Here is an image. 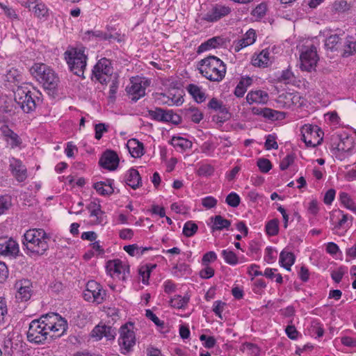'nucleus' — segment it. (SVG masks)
I'll list each match as a JSON object with an SVG mask.
<instances>
[{
    "label": "nucleus",
    "instance_id": "1",
    "mask_svg": "<svg viewBox=\"0 0 356 356\" xmlns=\"http://www.w3.org/2000/svg\"><path fill=\"white\" fill-rule=\"evenodd\" d=\"M67 329V321L59 314L51 313L33 320L29 326L26 334L29 342L43 344L47 340L63 335Z\"/></svg>",
    "mask_w": 356,
    "mask_h": 356
},
{
    "label": "nucleus",
    "instance_id": "2",
    "mask_svg": "<svg viewBox=\"0 0 356 356\" xmlns=\"http://www.w3.org/2000/svg\"><path fill=\"white\" fill-rule=\"evenodd\" d=\"M51 236L43 229H30L24 236L22 244L29 256H42L49 249Z\"/></svg>",
    "mask_w": 356,
    "mask_h": 356
},
{
    "label": "nucleus",
    "instance_id": "3",
    "mask_svg": "<svg viewBox=\"0 0 356 356\" xmlns=\"http://www.w3.org/2000/svg\"><path fill=\"white\" fill-rule=\"evenodd\" d=\"M200 73L207 79L220 82L225 76L227 67L224 62L215 56H209L198 63Z\"/></svg>",
    "mask_w": 356,
    "mask_h": 356
},
{
    "label": "nucleus",
    "instance_id": "4",
    "mask_svg": "<svg viewBox=\"0 0 356 356\" xmlns=\"http://www.w3.org/2000/svg\"><path fill=\"white\" fill-rule=\"evenodd\" d=\"M30 71L44 89L53 90L56 88L59 79L50 67L43 63H36L31 67Z\"/></svg>",
    "mask_w": 356,
    "mask_h": 356
},
{
    "label": "nucleus",
    "instance_id": "5",
    "mask_svg": "<svg viewBox=\"0 0 356 356\" xmlns=\"http://www.w3.org/2000/svg\"><path fill=\"white\" fill-rule=\"evenodd\" d=\"M85 50L84 47L71 48L64 53L65 59L70 70L79 76H83L84 70L86 68L88 57Z\"/></svg>",
    "mask_w": 356,
    "mask_h": 356
},
{
    "label": "nucleus",
    "instance_id": "6",
    "mask_svg": "<svg viewBox=\"0 0 356 356\" xmlns=\"http://www.w3.org/2000/svg\"><path fill=\"white\" fill-rule=\"evenodd\" d=\"M15 101L24 113H29L36 108L33 93L27 88L19 86L15 92Z\"/></svg>",
    "mask_w": 356,
    "mask_h": 356
},
{
    "label": "nucleus",
    "instance_id": "7",
    "mask_svg": "<svg viewBox=\"0 0 356 356\" xmlns=\"http://www.w3.org/2000/svg\"><path fill=\"white\" fill-rule=\"evenodd\" d=\"M118 343L122 354L129 352L135 346L136 336L132 323H126L120 327Z\"/></svg>",
    "mask_w": 356,
    "mask_h": 356
},
{
    "label": "nucleus",
    "instance_id": "8",
    "mask_svg": "<svg viewBox=\"0 0 356 356\" xmlns=\"http://www.w3.org/2000/svg\"><path fill=\"white\" fill-rule=\"evenodd\" d=\"M150 81L144 77L135 76L130 79V86L127 87V92L134 102L145 95L146 88Z\"/></svg>",
    "mask_w": 356,
    "mask_h": 356
},
{
    "label": "nucleus",
    "instance_id": "9",
    "mask_svg": "<svg viewBox=\"0 0 356 356\" xmlns=\"http://www.w3.org/2000/svg\"><path fill=\"white\" fill-rule=\"evenodd\" d=\"M300 60V68L302 70L307 72L314 70L318 60L316 47L313 44L302 47Z\"/></svg>",
    "mask_w": 356,
    "mask_h": 356
},
{
    "label": "nucleus",
    "instance_id": "10",
    "mask_svg": "<svg viewBox=\"0 0 356 356\" xmlns=\"http://www.w3.org/2000/svg\"><path fill=\"white\" fill-rule=\"evenodd\" d=\"M302 139L308 147H316L323 140V132L317 125L305 124L301 128Z\"/></svg>",
    "mask_w": 356,
    "mask_h": 356
},
{
    "label": "nucleus",
    "instance_id": "11",
    "mask_svg": "<svg viewBox=\"0 0 356 356\" xmlns=\"http://www.w3.org/2000/svg\"><path fill=\"white\" fill-rule=\"evenodd\" d=\"M113 74V66L111 61L106 58L99 59L94 66L92 75L99 83L104 84L106 83L107 79Z\"/></svg>",
    "mask_w": 356,
    "mask_h": 356
},
{
    "label": "nucleus",
    "instance_id": "12",
    "mask_svg": "<svg viewBox=\"0 0 356 356\" xmlns=\"http://www.w3.org/2000/svg\"><path fill=\"white\" fill-rule=\"evenodd\" d=\"M106 291L99 283L94 280L88 282L83 292V298L86 300L100 304L104 301Z\"/></svg>",
    "mask_w": 356,
    "mask_h": 356
},
{
    "label": "nucleus",
    "instance_id": "13",
    "mask_svg": "<svg viewBox=\"0 0 356 356\" xmlns=\"http://www.w3.org/2000/svg\"><path fill=\"white\" fill-rule=\"evenodd\" d=\"M111 277L125 281L129 275V266L119 259L109 261L106 266Z\"/></svg>",
    "mask_w": 356,
    "mask_h": 356
},
{
    "label": "nucleus",
    "instance_id": "14",
    "mask_svg": "<svg viewBox=\"0 0 356 356\" xmlns=\"http://www.w3.org/2000/svg\"><path fill=\"white\" fill-rule=\"evenodd\" d=\"M231 12L230 7L216 3L202 17V20L209 23L216 22L229 15Z\"/></svg>",
    "mask_w": 356,
    "mask_h": 356
},
{
    "label": "nucleus",
    "instance_id": "15",
    "mask_svg": "<svg viewBox=\"0 0 356 356\" xmlns=\"http://www.w3.org/2000/svg\"><path fill=\"white\" fill-rule=\"evenodd\" d=\"M15 288L17 291L15 298L18 301L26 302L31 299L33 293L31 280L28 279L18 280L15 284Z\"/></svg>",
    "mask_w": 356,
    "mask_h": 356
},
{
    "label": "nucleus",
    "instance_id": "16",
    "mask_svg": "<svg viewBox=\"0 0 356 356\" xmlns=\"http://www.w3.org/2000/svg\"><path fill=\"white\" fill-rule=\"evenodd\" d=\"M9 170L19 182L24 181L28 177L26 167L18 159L12 157L9 159Z\"/></svg>",
    "mask_w": 356,
    "mask_h": 356
},
{
    "label": "nucleus",
    "instance_id": "17",
    "mask_svg": "<svg viewBox=\"0 0 356 356\" xmlns=\"http://www.w3.org/2000/svg\"><path fill=\"white\" fill-rule=\"evenodd\" d=\"M279 102H283L286 108H291L293 106L302 107L306 104V99L297 92L282 94L279 97Z\"/></svg>",
    "mask_w": 356,
    "mask_h": 356
},
{
    "label": "nucleus",
    "instance_id": "18",
    "mask_svg": "<svg viewBox=\"0 0 356 356\" xmlns=\"http://www.w3.org/2000/svg\"><path fill=\"white\" fill-rule=\"evenodd\" d=\"M99 165L108 170H114L119 164L118 154L112 150H106L99 159Z\"/></svg>",
    "mask_w": 356,
    "mask_h": 356
},
{
    "label": "nucleus",
    "instance_id": "19",
    "mask_svg": "<svg viewBox=\"0 0 356 356\" xmlns=\"http://www.w3.org/2000/svg\"><path fill=\"white\" fill-rule=\"evenodd\" d=\"M159 99L164 104L170 106L181 105L184 102L181 92L175 89L169 90L167 93H161Z\"/></svg>",
    "mask_w": 356,
    "mask_h": 356
},
{
    "label": "nucleus",
    "instance_id": "20",
    "mask_svg": "<svg viewBox=\"0 0 356 356\" xmlns=\"http://www.w3.org/2000/svg\"><path fill=\"white\" fill-rule=\"evenodd\" d=\"M268 94L261 90H251L246 95V101L249 104L254 103L265 104L268 102Z\"/></svg>",
    "mask_w": 356,
    "mask_h": 356
},
{
    "label": "nucleus",
    "instance_id": "21",
    "mask_svg": "<svg viewBox=\"0 0 356 356\" xmlns=\"http://www.w3.org/2000/svg\"><path fill=\"white\" fill-rule=\"evenodd\" d=\"M256 40V33L252 29H249L243 38L238 40L234 43V51L238 52L243 48L252 44Z\"/></svg>",
    "mask_w": 356,
    "mask_h": 356
},
{
    "label": "nucleus",
    "instance_id": "22",
    "mask_svg": "<svg viewBox=\"0 0 356 356\" xmlns=\"http://www.w3.org/2000/svg\"><path fill=\"white\" fill-rule=\"evenodd\" d=\"M88 209L90 210V216L95 218L93 223L99 225L106 222V216L104 212L102 211L100 204L91 202Z\"/></svg>",
    "mask_w": 356,
    "mask_h": 356
},
{
    "label": "nucleus",
    "instance_id": "23",
    "mask_svg": "<svg viewBox=\"0 0 356 356\" xmlns=\"http://www.w3.org/2000/svg\"><path fill=\"white\" fill-rule=\"evenodd\" d=\"M127 147L134 158H140L144 154L143 144L136 138L129 140Z\"/></svg>",
    "mask_w": 356,
    "mask_h": 356
},
{
    "label": "nucleus",
    "instance_id": "24",
    "mask_svg": "<svg viewBox=\"0 0 356 356\" xmlns=\"http://www.w3.org/2000/svg\"><path fill=\"white\" fill-rule=\"evenodd\" d=\"M19 252V246L17 243L12 238L0 243V254L13 255L17 254Z\"/></svg>",
    "mask_w": 356,
    "mask_h": 356
},
{
    "label": "nucleus",
    "instance_id": "25",
    "mask_svg": "<svg viewBox=\"0 0 356 356\" xmlns=\"http://www.w3.org/2000/svg\"><path fill=\"white\" fill-rule=\"evenodd\" d=\"M124 181L128 186L136 189L141 184V177L137 170L131 168L127 172Z\"/></svg>",
    "mask_w": 356,
    "mask_h": 356
},
{
    "label": "nucleus",
    "instance_id": "26",
    "mask_svg": "<svg viewBox=\"0 0 356 356\" xmlns=\"http://www.w3.org/2000/svg\"><path fill=\"white\" fill-rule=\"evenodd\" d=\"M270 53L267 49H263L259 54L253 56L252 64L254 66L266 67L270 61Z\"/></svg>",
    "mask_w": 356,
    "mask_h": 356
},
{
    "label": "nucleus",
    "instance_id": "27",
    "mask_svg": "<svg viewBox=\"0 0 356 356\" xmlns=\"http://www.w3.org/2000/svg\"><path fill=\"white\" fill-rule=\"evenodd\" d=\"M212 222V232L221 231L224 229H228L231 225V221L224 218L222 216L218 215L211 218Z\"/></svg>",
    "mask_w": 356,
    "mask_h": 356
},
{
    "label": "nucleus",
    "instance_id": "28",
    "mask_svg": "<svg viewBox=\"0 0 356 356\" xmlns=\"http://www.w3.org/2000/svg\"><path fill=\"white\" fill-rule=\"evenodd\" d=\"M3 134L6 138L8 144L12 148L19 147L22 143L21 139L19 138V136L13 131L8 129V127H5L3 129Z\"/></svg>",
    "mask_w": 356,
    "mask_h": 356
},
{
    "label": "nucleus",
    "instance_id": "29",
    "mask_svg": "<svg viewBox=\"0 0 356 356\" xmlns=\"http://www.w3.org/2000/svg\"><path fill=\"white\" fill-rule=\"evenodd\" d=\"M348 217L341 210H335L331 215V220L335 225L336 228L345 227Z\"/></svg>",
    "mask_w": 356,
    "mask_h": 356
},
{
    "label": "nucleus",
    "instance_id": "30",
    "mask_svg": "<svg viewBox=\"0 0 356 356\" xmlns=\"http://www.w3.org/2000/svg\"><path fill=\"white\" fill-rule=\"evenodd\" d=\"M186 89L197 103H202L206 99L205 93L198 86L191 83L187 86Z\"/></svg>",
    "mask_w": 356,
    "mask_h": 356
},
{
    "label": "nucleus",
    "instance_id": "31",
    "mask_svg": "<svg viewBox=\"0 0 356 356\" xmlns=\"http://www.w3.org/2000/svg\"><path fill=\"white\" fill-rule=\"evenodd\" d=\"M280 263L287 270H291V266L294 264L295 256L292 252L282 251L280 254Z\"/></svg>",
    "mask_w": 356,
    "mask_h": 356
},
{
    "label": "nucleus",
    "instance_id": "32",
    "mask_svg": "<svg viewBox=\"0 0 356 356\" xmlns=\"http://www.w3.org/2000/svg\"><path fill=\"white\" fill-rule=\"evenodd\" d=\"M152 247H140L137 244L124 246V250L132 257H140L145 252L152 250Z\"/></svg>",
    "mask_w": 356,
    "mask_h": 356
},
{
    "label": "nucleus",
    "instance_id": "33",
    "mask_svg": "<svg viewBox=\"0 0 356 356\" xmlns=\"http://www.w3.org/2000/svg\"><path fill=\"white\" fill-rule=\"evenodd\" d=\"M220 42H222V39L220 38L213 37L201 44L198 47L197 52L201 53L212 48H216L220 45Z\"/></svg>",
    "mask_w": 356,
    "mask_h": 356
},
{
    "label": "nucleus",
    "instance_id": "34",
    "mask_svg": "<svg viewBox=\"0 0 356 356\" xmlns=\"http://www.w3.org/2000/svg\"><path fill=\"white\" fill-rule=\"evenodd\" d=\"M175 147H179L181 150H186L192 147V142L182 137H173L171 142Z\"/></svg>",
    "mask_w": 356,
    "mask_h": 356
},
{
    "label": "nucleus",
    "instance_id": "35",
    "mask_svg": "<svg viewBox=\"0 0 356 356\" xmlns=\"http://www.w3.org/2000/svg\"><path fill=\"white\" fill-rule=\"evenodd\" d=\"M33 3H29L26 7L30 10L31 9V5ZM32 10L35 15L38 18H42L47 15L48 9L46 6L42 3H37L32 7Z\"/></svg>",
    "mask_w": 356,
    "mask_h": 356
},
{
    "label": "nucleus",
    "instance_id": "36",
    "mask_svg": "<svg viewBox=\"0 0 356 356\" xmlns=\"http://www.w3.org/2000/svg\"><path fill=\"white\" fill-rule=\"evenodd\" d=\"M187 117L194 123H199L203 118V113L195 107H190L186 111Z\"/></svg>",
    "mask_w": 356,
    "mask_h": 356
},
{
    "label": "nucleus",
    "instance_id": "37",
    "mask_svg": "<svg viewBox=\"0 0 356 356\" xmlns=\"http://www.w3.org/2000/svg\"><path fill=\"white\" fill-rule=\"evenodd\" d=\"M340 38L339 35L337 34L331 35L328 38H326L325 46L327 49H330V51L337 50L338 47L339 46Z\"/></svg>",
    "mask_w": 356,
    "mask_h": 356
},
{
    "label": "nucleus",
    "instance_id": "38",
    "mask_svg": "<svg viewBox=\"0 0 356 356\" xmlns=\"http://www.w3.org/2000/svg\"><path fill=\"white\" fill-rule=\"evenodd\" d=\"M266 232L269 236H275L279 232V220L276 218L269 220L266 225Z\"/></svg>",
    "mask_w": 356,
    "mask_h": 356
},
{
    "label": "nucleus",
    "instance_id": "39",
    "mask_svg": "<svg viewBox=\"0 0 356 356\" xmlns=\"http://www.w3.org/2000/svg\"><path fill=\"white\" fill-rule=\"evenodd\" d=\"M189 298L187 296H175L170 300L172 307L177 309L184 308L188 302Z\"/></svg>",
    "mask_w": 356,
    "mask_h": 356
},
{
    "label": "nucleus",
    "instance_id": "40",
    "mask_svg": "<svg viewBox=\"0 0 356 356\" xmlns=\"http://www.w3.org/2000/svg\"><path fill=\"white\" fill-rule=\"evenodd\" d=\"M266 12L267 5L266 3L262 2L252 10L251 15L254 17L257 20H259L266 15Z\"/></svg>",
    "mask_w": 356,
    "mask_h": 356
},
{
    "label": "nucleus",
    "instance_id": "41",
    "mask_svg": "<svg viewBox=\"0 0 356 356\" xmlns=\"http://www.w3.org/2000/svg\"><path fill=\"white\" fill-rule=\"evenodd\" d=\"M341 203L348 209L355 211L356 210L353 200L350 197L348 193H341L339 195Z\"/></svg>",
    "mask_w": 356,
    "mask_h": 356
},
{
    "label": "nucleus",
    "instance_id": "42",
    "mask_svg": "<svg viewBox=\"0 0 356 356\" xmlns=\"http://www.w3.org/2000/svg\"><path fill=\"white\" fill-rule=\"evenodd\" d=\"M221 254L227 264L232 266L238 264V257L233 251L229 250H223Z\"/></svg>",
    "mask_w": 356,
    "mask_h": 356
},
{
    "label": "nucleus",
    "instance_id": "43",
    "mask_svg": "<svg viewBox=\"0 0 356 356\" xmlns=\"http://www.w3.org/2000/svg\"><path fill=\"white\" fill-rule=\"evenodd\" d=\"M208 107L221 113H227V110L223 105L222 102L221 101L218 100L216 98H212L209 101L208 104Z\"/></svg>",
    "mask_w": 356,
    "mask_h": 356
},
{
    "label": "nucleus",
    "instance_id": "44",
    "mask_svg": "<svg viewBox=\"0 0 356 356\" xmlns=\"http://www.w3.org/2000/svg\"><path fill=\"white\" fill-rule=\"evenodd\" d=\"M295 76L291 70H283L281 75L278 77V81L284 84H289L294 81Z\"/></svg>",
    "mask_w": 356,
    "mask_h": 356
},
{
    "label": "nucleus",
    "instance_id": "45",
    "mask_svg": "<svg viewBox=\"0 0 356 356\" xmlns=\"http://www.w3.org/2000/svg\"><path fill=\"white\" fill-rule=\"evenodd\" d=\"M197 225L193 221H188L184 224L183 234L187 237H191L197 231Z\"/></svg>",
    "mask_w": 356,
    "mask_h": 356
},
{
    "label": "nucleus",
    "instance_id": "46",
    "mask_svg": "<svg viewBox=\"0 0 356 356\" xmlns=\"http://www.w3.org/2000/svg\"><path fill=\"white\" fill-rule=\"evenodd\" d=\"M155 267H156L155 265L152 266L151 268H149L147 265H146V266H141L139 268V275L142 277V282L144 284H148L151 270H152V268H154Z\"/></svg>",
    "mask_w": 356,
    "mask_h": 356
},
{
    "label": "nucleus",
    "instance_id": "47",
    "mask_svg": "<svg viewBox=\"0 0 356 356\" xmlns=\"http://www.w3.org/2000/svg\"><path fill=\"white\" fill-rule=\"evenodd\" d=\"M88 35V39L90 40L92 38H97L102 40H107L112 38V35L107 34L101 31H88L85 33Z\"/></svg>",
    "mask_w": 356,
    "mask_h": 356
},
{
    "label": "nucleus",
    "instance_id": "48",
    "mask_svg": "<svg viewBox=\"0 0 356 356\" xmlns=\"http://www.w3.org/2000/svg\"><path fill=\"white\" fill-rule=\"evenodd\" d=\"M94 188L101 195H111L114 193L113 187H105L104 184L97 182L94 184Z\"/></svg>",
    "mask_w": 356,
    "mask_h": 356
},
{
    "label": "nucleus",
    "instance_id": "49",
    "mask_svg": "<svg viewBox=\"0 0 356 356\" xmlns=\"http://www.w3.org/2000/svg\"><path fill=\"white\" fill-rule=\"evenodd\" d=\"M277 269L275 268H267L264 273V275L271 280L275 278L277 283L282 284L283 282L282 276L280 273H275Z\"/></svg>",
    "mask_w": 356,
    "mask_h": 356
},
{
    "label": "nucleus",
    "instance_id": "50",
    "mask_svg": "<svg viewBox=\"0 0 356 356\" xmlns=\"http://www.w3.org/2000/svg\"><path fill=\"white\" fill-rule=\"evenodd\" d=\"M241 202L239 195L234 193H230L225 199V202L232 207H237Z\"/></svg>",
    "mask_w": 356,
    "mask_h": 356
},
{
    "label": "nucleus",
    "instance_id": "51",
    "mask_svg": "<svg viewBox=\"0 0 356 356\" xmlns=\"http://www.w3.org/2000/svg\"><path fill=\"white\" fill-rule=\"evenodd\" d=\"M11 197L8 195L0 197V215L4 213L11 207Z\"/></svg>",
    "mask_w": 356,
    "mask_h": 356
},
{
    "label": "nucleus",
    "instance_id": "52",
    "mask_svg": "<svg viewBox=\"0 0 356 356\" xmlns=\"http://www.w3.org/2000/svg\"><path fill=\"white\" fill-rule=\"evenodd\" d=\"M214 172L213 167L210 164H203L200 166L197 173L199 176L207 177L211 176Z\"/></svg>",
    "mask_w": 356,
    "mask_h": 356
},
{
    "label": "nucleus",
    "instance_id": "53",
    "mask_svg": "<svg viewBox=\"0 0 356 356\" xmlns=\"http://www.w3.org/2000/svg\"><path fill=\"white\" fill-rule=\"evenodd\" d=\"M200 340L203 342V346L207 348H212L216 343V340L213 337L206 334L200 335Z\"/></svg>",
    "mask_w": 356,
    "mask_h": 356
},
{
    "label": "nucleus",
    "instance_id": "54",
    "mask_svg": "<svg viewBox=\"0 0 356 356\" xmlns=\"http://www.w3.org/2000/svg\"><path fill=\"white\" fill-rule=\"evenodd\" d=\"M257 166L259 167L261 172L267 173L272 168V164L270 161L264 158L259 159L257 161Z\"/></svg>",
    "mask_w": 356,
    "mask_h": 356
},
{
    "label": "nucleus",
    "instance_id": "55",
    "mask_svg": "<svg viewBox=\"0 0 356 356\" xmlns=\"http://www.w3.org/2000/svg\"><path fill=\"white\" fill-rule=\"evenodd\" d=\"M280 114L281 113L269 108H264L261 111V116L272 120H277Z\"/></svg>",
    "mask_w": 356,
    "mask_h": 356
},
{
    "label": "nucleus",
    "instance_id": "56",
    "mask_svg": "<svg viewBox=\"0 0 356 356\" xmlns=\"http://www.w3.org/2000/svg\"><path fill=\"white\" fill-rule=\"evenodd\" d=\"M353 146V139L347 137L339 143L338 148L343 152H349Z\"/></svg>",
    "mask_w": 356,
    "mask_h": 356
},
{
    "label": "nucleus",
    "instance_id": "57",
    "mask_svg": "<svg viewBox=\"0 0 356 356\" xmlns=\"http://www.w3.org/2000/svg\"><path fill=\"white\" fill-rule=\"evenodd\" d=\"M356 50V42L348 40L344 45L343 56L348 57Z\"/></svg>",
    "mask_w": 356,
    "mask_h": 356
},
{
    "label": "nucleus",
    "instance_id": "58",
    "mask_svg": "<svg viewBox=\"0 0 356 356\" xmlns=\"http://www.w3.org/2000/svg\"><path fill=\"white\" fill-rule=\"evenodd\" d=\"M295 156L293 154L286 155L280 163V168L282 170H286L294 161Z\"/></svg>",
    "mask_w": 356,
    "mask_h": 356
},
{
    "label": "nucleus",
    "instance_id": "59",
    "mask_svg": "<svg viewBox=\"0 0 356 356\" xmlns=\"http://www.w3.org/2000/svg\"><path fill=\"white\" fill-rule=\"evenodd\" d=\"M105 327L104 325H98L94 327L91 332V336L97 340H99L104 337Z\"/></svg>",
    "mask_w": 356,
    "mask_h": 356
},
{
    "label": "nucleus",
    "instance_id": "60",
    "mask_svg": "<svg viewBox=\"0 0 356 356\" xmlns=\"http://www.w3.org/2000/svg\"><path fill=\"white\" fill-rule=\"evenodd\" d=\"M217 202V200L212 196H207L202 200V206L208 209L214 208Z\"/></svg>",
    "mask_w": 356,
    "mask_h": 356
},
{
    "label": "nucleus",
    "instance_id": "61",
    "mask_svg": "<svg viewBox=\"0 0 356 356\" xmlns=\"http://www.w3.org/2000/svg\"><path fill=\"white\" fill-rule=\"evenodd\" d=\"M217 259V254L213 251H209L205 253L202 259V265H209V263L213 262Z\"/></svg>",
    "mask_w": 356,
    "mask_h": 356
},
{
    "label": "nucleus",
    "instance_id": "62",
    "mask_svg": "<svg viewBox=\"0 0 356 356\" xmlns=\"http://www.w3.org/2000/svg\"><path fill=\"white\" fill-rule=\"evenodd\" d=\"M149 115L152 119L157 121L163 120V109L161 108H156L154 110L148 111Z\"/></svg>",
    "mask_w": 356,
    "mask_h": 356
},
{
    "label": "nucleus",
    "instance_id": "63",
    "mask_svg": "<svg viewBox=\"0 0 356 356\" xmlns=\"http://www.w3.org/2000/svg\"><path fill=\"white\" fill-rule=\"evenodd\" d=\"M205 267L200 271V276L203 279H209L214 275V269L209 265H204Z\"/></svg>",
    "mask_w": 356,
    "mask_h": 356
},
{
    "label": "nucleus",
    "instance_id": "64",
    "mask_svg": "<svg viewBox=\"0 0 356 356\" xmlns=\"http://www.w3.org/2000/svg\"><path fill=\"white\" fill-rule=\"evenodd\" d=\"M265 147L268 150L271 149H276L278 148V145L276 142L275 136L270 134L267 136L265 142Z\"/></svg>",
    "mask_w": 356,
    "mask_h": 356
}]
</instances>
